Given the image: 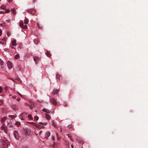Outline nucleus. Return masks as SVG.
Here are the masks:
<instances>
[{
    "label": "nucleus",
    "mask_w": 148,
    "mask_h": 148,
    "mask_svg": "<svg viewBox=\"0 0 148 148\" xmlns=\"http://www.w3.org/2000/svg\"><path fill=\"white\" fill-rule=\"evenodd\" d=\"M1 143L2 145L4 147H6L10 144L9 142L5 138H2Z\"/></svg>",
    "instance_id": "nucleus-1"
},
{
    "label": "nucleus",
    "mask_w": 148,
    "mask_h": 148,
    "mask_svg": "<svg viewBox=\"0 0 148 148\" xmlns=\"http://www.w3.org/2000/svg\"><path fill=\"white\" fill-rule=\"evenodd\" d=\"M47 124V123H39L37 125V127L39 129H41L42 128H43L44 127L43 125H45Z\"/></svg>",
    "instance_id": "nucleus-2"
},
{
    "label": "nucleus",
    "mask_w": 148,
    "mask_h": 148,
    "mask_svg": "<svg viewBox=\"0 0 148 148\" xmlns=\"http://www.w3.org/2000/svg\"><path fill=\"white\" fill-rule=\"evenodd\" d=\"M27 116V114L25 113H23L21 114L19 116V117L21 120L24 119Z\"/></svg>",
    "instance_id": "nucleus-3"
},
{
    "label": "nucleus",
    "mask_w": 148,
    "mask_h": 148,
    "mask_svg": "<svg viewBox=\"0 0 148 148\" xmlns=\"http://www.w3.org/2000/svg\"><path fill=\"white\" fill-rule=\"evenodd\" d=\"M7 65L9 69H11L12 67V63L10 61H8L7 62Z\"/></svg>",
    "instance_id": "nucleus-4"
},
{
    "label": "nucleus",
    "mask_w": 148,
    "mask_h": 148,
    "mask_svg": "<svg viewBox=\"0 0 148 148\" xmlns=\"http://www.w3.org/2000/svg\"><path fill=\"white\" fill-rule=\"evenodd\" d=\"M51 101L53 104L56 105V102L55 99L53 98H52L51 99Z\"/></svg>",
    "instance_id": "nucleus-5"
},
{
    "label": "nucleus",
    "mask_w": 148,
    "mask_h": 148,
    "mask_svg": "<svg viewBox=\"0 0 148 148\" xmlns=\"http://www.w3.org/2000/svg\"><path fill=\"white\" fill-rule=\"evenodd\" d=\"M59 91L60 90L59 89L54 90L52 93L53 95H55L57 94Z\"/></svg>",
    "instance_id": "nucleus-6"
},
{
    "label": "nucleus",
    "mask_w": 148,
    "mask_h": 148,
    "mask_svg": "<svg viewBox=\"0 0 148 148\" xmlns=\"http://www.w3.org/2000/svg\"><path fill=\"white\" fill-rule=\"evenodd\" d=\"M12 43L13 46H16L17 44L16 43V40H13L12 42Z\"/></svg>",
    "instance_id": "nucleus-7"
},
{
    "label": "nucleus",
    "mask_w": 148,
    "mask_h": 148,
    "mask_svg": "<svg viewBox=\"0 0 148 148\" xmlns=\"http://www.w3.org/2000/svg\"><path fill=\"white\" fill-rule=\"evenodd\" d=\"M34 59L35 63H38L39 60V58H38L36 57H34Z\"/></svg>",
    "instance_id": "nucleus-8"
},
{
    "label": "nucleus",
    "mask_w": 148,
    "mask_h": 148,
    "mask_svg": "<svg viewBox=\"0 0 148 148\" xmlns=\"http://www.w3.org/2000/svg\"><path fill=\"white\" fill-rule=\"evenodd\" d=\"M42 110L43 111L45 112L46 113H50V111L49 110L47 109H46L45 108H44Z\"/></svg>",
    "instance_id": "nucleus-9"
},
{
    "label": "nucleus",
    "mask_w": 148,
    "mask_h": 148,
    "mask_svg": "<svg viewBox=\"0 0 148 148\" xmlns=\"http://www.w3.org/2000/svg\"><path fill=\"white\" fill-rule=\"evenodd\" d=\"M19 25L22 28L23 26V21H21L19 22Z\"/></svg>",
    "instance_id": "nucleus-10"
},
{
    "label": "nucleus",
    "mask_w": 148,
    "mask_h": 148,
    "mask_svg": "<svg viewBox=\"0 0 148 148\" xmlns=\"http://www.w3.org/2000/svg\"><path fill=\"white\" fill-rule=\"evenodd\" d=\"M11 11L12 12V14H16V10L14 8H12L11 9Z\"/></svg>",
    "instance_id": "nucleus-11"
},
{
    "label": "nucleus",
    "mask_w": 148,
    "mask_h": 148,
    "mask_svg": "<svg viewBox=\"0 0 148 148\" xmlns=\"http://www.w3.org/2000/svg\"><path fill=\"white\" fill-rule=\"evenodd\" d=\"M7 119V118L5 117H3L1 119V122L4 123L5 121Z\"/></svg>",
    "instance_id": "nucleus-12"
},
{
    "label": "nucleus",
    "mask_w": 148,
    "mask_h": 148,
    "mask_svg": "<svg viewBox=\"0 0 148 148\" xmlns=\"http://www.w3.org/2000/svg\"><path fill=\"white\" fill-rule=\"evenodd\" d=\"M45 118L47 120H50L51 118L50 116L48 114H45Z\"/></svg>",
    "instance_id": "nucleus-13"
},
{
    "label": "nucleus",
    "mask_w": 148,
    "mask_h": 148,
    "mask_svg": "<svg viewBox=\"0 0 148 148\" xmlns=\"http://www.w3.org/2000/svg\"><path fill=\"white\" fill-rule=\"evenodd\" d=\"M50 134L49 132H47L46 133V136L45 138L47 139L48 137H49L50 136Z\"/></svg>",
    "instance_id": "nucleus-14"
},
{
    "label": "nucleus",
    "mask_w": 148,
    "mask_h": 148,
    "mask_svg": "<svg viewBox=\"0 0 148 148\" xmlns=\"http://www.w3.org/2000/svg\"><path fill=\"white\" fill-rule=\"evenodd\" d=\"M24 21L25 24H28V21H29L28 19L27 18H25V20Z\"/></svg>",
    "instance_id": "nucleus-15"
},
{
    "label": "nucleus",
    "mask_w": 148,
    "mask_h": 148,
    "mask_svg": "<svg viewBox=\"0 0 148 148\" xmlns=\"http://www.w3.org/2000/svg\"><path fill=\"white\" fill-rule=\"evenodd\" d=\"M8 116L12 119H14L16 117V115H9Z\"/></svg>",
    "instance_id": "nucleus-16"
},
{
    "label": "nucleus",
    "mask_w": 148,
    "mask_h": 148,
    "mask_svg": "<svg viewBox=\"0 0 148 148\" xmlns=\"http://www.w3.org/2000/svg\"><path fill=\"white\" fill-rule=\"evenodd\" d=\"M46 54L48 57H50L51 56V54L48 51H47V52L46 53Z\"/></svg>",
    "instance_id": "nucleus-17"
},
{
    "label": "nucleus",
    "mask_w": 148,
    "mask_h": 148,
    "mask_svg": "<svg viewBox=\"0 0 148 148\" xmlns=\"http://www.w3.org/2000/svg\"><path fill=\"white\" fill-rule=\"evenodd\" d=\"M15 125L18 127H19L21 125V123L18 121H16L15 123Z\"/></svg>",
    "instance_id": "nucleus-18"
},
{
    "label": "nucleus",
    "mask_w": 148,
    "mask_h": 148,
    "mask_svg": "<svg viewBox=\"0 0 148 148\" xmlns=\"http://www.w3.org/2000/svg\"><path fill=\"white\" fill-rule=\"evenodd\" d=\"M39 40L37 39H35L34 40V42L36 44H37L39 42Z\"/></svg>",
    "instance_id": "nucleus-19"
},
{
    "label": "nucleus",
    "mask_w": 148,
    "mask_h": 148,
    "mask_svg": "<svg viewBox=\"0 0 148 148\" xmlns=\"http://www.w3.org/2000/svg\"><path fill=\"white\" fill-rule=\"evenodd\" d=\"M0 44H1L3 45H6V43L5 42H2L1 41L0 42Z\"/></svg>",
    "instance_id": "nucleus-20"
},
{
    "label": "nucleus",
    "mask_w": 148,
    "mask_h": 148,
    "mask_svg": "<svg viewBox=\"0 0 148 148\" xmlns=\"http://www.w3.org/2000/svg\"><path fill=\"white\" fill-rule=\"evenodd\" d=\"M28 118L30 120H32L33 119V118L32 117V115L31 114L28 115Z\"/></svg>",
    "instance_id": "nucleus-21"
},
{
    "label": "nucleus",
    "mask_w": 148,
    "mask_h": 148,
    "mask_svg": "<svg viewBox=\"0 0 148 148\" xmlns=\"http://www.w3.org/2000/svg\"><path fill=\"white\" fill-rule=\"evenodd\" d=\"M34 121H37L38 119V117L37 116H36L34 117Z\"/></svg>",
    "instance_id": "nucleus-22"
},
{
    "label": "nucleus",
    "mask_w": 148,
    "mask_h": 148,
    "mask_svg": "<svg viewBox=\"0 0 148 148\" xmlns=\"http://www.w3.org/2000/svg\"><path fill=\"white\" fill-rule=\"evenodd\" d=\"M19 58V56L18 54L16 55L15 56V59H18Z\"/></svg>",
    "instance_id": "nucleus-23"
},
{
    "label": "nucleus",
    "mask_w": 148,
    "mask_h": 148,
    "mask_svg": "<svg viewBox=\"0 0 148 148\" xmlns=\"http://www.w3.org/2000/svg\"><path fill=\"white\" fill-rule=\"evenodd\" d=\"M3 61L0 58V65L2 66L3 65Z\"/></svg>",
    "instance_id": "nucleus-24"
},
{
    "label": "nucleus",
    "mask_w": 148,
    "mask_h": 148,
    "mask_svg": "<svg viewBox=\"0 0 148 148\" xmlns=\"http://www.w3.org/2000/svg\"><path fill=\"white\" fill-rule=\"evenodd\" d=\"M56 78L57 79H60V75L58 74H56Z\"/></svg>",
    "instance_id": "nucleus-25"
},
{
    "label": "nucleus",
    "mask_w": 148,
    "mask_h": 148,
    "mask_svg": "<svg viewBox=\"0 0 148 148\" xmlns=\"http://www.w3.org/2000/svg\"><path fill=\"white\" fill-rule=\"evenodd\" d=\"M1 40L3 41V42H5L6 40V38L3 37L1 38Z\"/></svg>",
    "instance_id": "nucleus-26"
},
{
    "label": "nucleus",
    "mask_w": 148,
    "mask_h": 148,
    "mask_svg": "<svg viewBox=\"0 0 148 148\" xmlns=\"http://www.w3.org/2000/svg\"><path fill=\"white\" fill-rule=\"evenodd\" d=\"M65 144H66V145L67 146H69V143L67 141H66L65 142Z\"/></svg>",
    "instance_id": "nucleus-27"
},
{
    "label": "nucleus",
    "mask_w": 148,
    "mask_h": 148,
    "mask_svg": "<svg viewBox=\"0 0 148 148\" xmlns=\"http://www.w3.org/2000/svg\"><path fill=\"white\" fill-rule=\"evenodd\" d=\"M67 127H68V128H72V125H71V124H70V125H69L68 126H67Z\"/></svg>",
    "instance_id": "nucleus-28"
},
{
    "label": "nucleus",
    "mask_w": 148,
    "mask_h": 148,
    "mask_svg": "<svg viewBox=\"0 0 148 148\" xmlns=\"http://www.w3.org/2000/svg\"><path fill=\"white\" fill-rule=\"evenodd\" d=\"M3 90V88L1 87L0 86V93H1Z\"/></svg>",
    "instance_id": "nucleus-29"
},
{
    "label": "nucleus",
    "mask_w": 148,
    "mask_h": 148,
    "mask_svg": "<svg viewBox=\"0 0 148 148\" xmlns=\"http://www.w3.org/2000/svg\"><path fill=\"white\" fill-rule=\"evenodd\" d=\"M1 129L2 130H4V132H5V133H6V131H5V128H4V127H3L2 126V127H1Z\"/></svg>",
    "instance_id": "nucleus-30"
},
{
    "label": "nucleus",
    "mask_w": 148,
    "mask_h": 148,
    "mask_svg": "<svg viewBox=\"0 0 148 148\" xmlns=\"http://www.w3.org/2000/svg\"><path fill=\"white\" fill-rule=\"evenodd\" d=\"M27 28V25H25L24 26H23V27H22V28L23 29H26Z\"/></svg>",
    "instance_id": "nucleus-31"
},
{
    "label": "nucleus",
    "mask_w": 148,
    "mask_h": 148,
    "mask_svg": "<svg viewBox=\"0 0 148 148\" xmlns=\"http://www.w3.org/2000/svg\"><path fill=\"white\" fill-rule=\"evenodd\" d=\"M33 104H33L32 103H30V107L31 108H32L33 106H34Z\"/></svg>",
    "instance_id": "nucleus-32"
},
{
    "label": "nucleus",
    "mask_w": 148,
    "mask_h": 148,
    "mask_svg": "<svg viewBox=\"0 0 148 148\" xmlns=\"http://www.w3.org/2000/svg\"><path fill=\"white\" fill-rule=\"evenodd\" d=\"M6 21L8 23H10L11 22V20L10 19H8V20H6Z\"/></svg>",
    "instance_id": "nucleus-33"
},
{
    "label": "nucleus",
    "mask_w": 148,
    "mask_h": 148,
    "mask_svg": "<svg viewBox=\"0 0 148 148\" xmlns=\"http://www.w3.org/2000/svg\"><path fill=\"white\" fill-rule=\"evenodd\" d=\"M60 131L61 132H62V127L61 126H60Z\"/></svg>",
    "instance_id": "nucleus-34"
},
{
    "label": "nucleus",
    "mask_w": 148,
    "mask_h": 148,
    "mask_svg": "<svg viewBox=\"0 0 148 148\" xmlns=\"http://www.w3.org/2000/svg\"><path fill=\"white\" fill-rule=\"evenodd\" d=\"M12 97L13 99H16V96L14 95V96H12Z\"/></svg>",
    "instance_id": "nucleus-35"
},
{
    "label": "nucleus",
    "mask_w": 148,
    "mask_h": 148,
    "mask_svg": "<svg viewBox=\"0 0 148 148\" xmlns=\"http://www.w3.org/2000/svg\"><path fill=\"white\" fill-rule=\"evenodd\" d=\"M2 31L1 29H0V36H1L2 35Z\"/></svg>",
    "instance_id": "nucleus-36"
},
{
    "label": "nucleus",
    "mask_w": 148,
    "mask_h": 148,
    "mask_svg": "<svg viewBox=\"0 0 148 148\" xmlns=\"http://www.w3.org/2000/svg\"><path fill=\"white\" fill-rule=\"evenodd\" d=\"M66 136H67L70 138L71 137V136H70L69 134H67Z\"/></svg>",
    "instance_id": "nucleus-37"
},
{
    "label": "nucleus",
    "mask_w": 148,
    "mask_h": 148,
    "mask_svg": "<svg viewBox=\"0 0 148 148\" xmlns=\"http://www.w3.org/2000/svg\"><path fill=\"white\" fill-rule=\"evenodd\" d=\"M56 135L57 137V139H58V140H59V139H60V138L58 137V134L57 133L56 134Z\"/></svg>",
    "instance_id": "nucleus-38"
},
{
    "label": "nucleus",
    "mask_w": 148,
    "mask_h": 148,
    "mask_svg": "<svg viewBox=\"0 0 148 148\" xmlns=\"http://www.w3.org/2000/svg\"><path fill=\"white\" fill-rule=\"evenodd\" d=\"M9 12V10H6L5 11V13H8V12Z\"/></svg>",
    "instance_id": "nucleus-39"
},
{
    "label": "nucleus",
    "mask_w": 148,
    "mask_h": 148,
    "mask_svg": "<svg viewBox=\"0 0 148 148\" xmlns=\"http://www.w3.org/2000/svg\"><path fill=\"white\" fill-rule=\"evenodd\" d=\"M17 92L21 97H22L21 95L19 92Z\"/></svg>",
    "instance_id": "nucleus-40"
},
{
    "label": "nucleus",
    "mask_w": 148,
    "mask_h": 148,
    "mask_svg": "<svg viewBox=\"0 0 148 148\" xmlns=\"http://www.w3.org/2000/svg\"><path fill=\"white\" fill-rule=\"evenodd\" d=\"M34 133L36 135H37L38 134L37 133V132L36 131H35Z\"/></svg>",
    "instance_id": "nucleus-41"
},
{
    "label": "nucleus",
    "mask_w": 148,
    "mask_h": 148,
    "mask_svg": "<svg viewBox=\"0 0 148 148\" xmlns=\"http://www.w3.org/2000/svg\"><path fill=\"white\" fill-rule=\"evenodd\" d=\"M17 80L19 81H21V79H20V78H18L17 79Z\"/></svg>",
    "instance_id": "nucleus-42"
},
{
    "label": "nucleus",
    "mask_w": 148,
    "mask_h": 148,
    "mask_svg": "<svg viewBox=\"0 0 148 148\" xmlns=\"http://www.w3.org/2000/svg\"><path fill=\"white\" fill-rule=\"evenodd\" d=\"M52 125L53 126H55V124H54V123L53 122V123H52Z\"/></svg>",
    "instance_id": "nucleus-43"
},
{
    "label": "nucleus",
    "mask_w": 148,
    "mask_h": 148,
    "mask_svg": "<svg viewBox=\"0 0 148 148\" xmlns=\"http://www.w3.org/2000/svg\"><path fill=\"white\" fill-rule=\"evenodd\" d=\"M41 132H42V131H40V132H39V134L40 135L41 133Z\"/></svg>",
    "instance_id": "nucleus-44"
},
{
    "label": "nucleus",
    "mask_w": 148,
    "mask_h": 148,
    "mask_svg": "<svg viewBox=\"0 0 148 148\" xmlns=\"http://www.w3.org/2000/svg\"><path fill=\"white\" fill-rule=\"evenodd\" d=\"M2 101H0V104H1L2 103Z\"/></svg>",
    "instance_id": "nucleus-45"
},
{
    "label": "nucleus",
    "mask_w": 148,
    "mask_h": 148,
    "mask_svg": "<svg viewBox=\"0 0 148 148\" xmlns=\"http://www.w3.org/2000/svg\"><path fill=\"white\" fill-rule=\"evenodd\" d=\"M16 100H17V101H19L20 100V99H19V98H18V99H16Z\"/></svg>",
    "instance_id": "nucleus-46"
},
{
    "label": "nucleus",
    "mask_w": 148,
    "mask_h": 148,
    "mask_svg": "<svg viewBox=\"0 0 148 148\" xmlns=\"http://www.w3.org/2000/svg\"><path fill=\"white\" fill-rule=\"evenodd\" d=\"M1 12V13H4V12L3 11H1L0 12V13Z\"/></svg>",
    "instance_id": "nucleus-47"
},
{
    "label": "nucleus",
    "mask_w": 148,
    "mask_h": 148,
    "mask_svg": "<svg viewBox=\"0 0 148 148\" xmlns=\"http://www.w3.org/2000/svg\"><path fill=\"white\" fill-rule=\"evenodd\" d=\"M70 140L72 141H73V139H72V138H70Z\"/></svg>",
    "instance_id": "nucleus-48"
},
{
    "label": "nucleus",
    "mask_w": 148,
    "mask_h": 148,
    "mask_svg": "<svg viewBox=\"0 0 148 148\" xmlns=\"http://www.w3.org/2000/svg\"><path fill=\"white\" fill-rule=\"evenodd\" d=\"M12 1V0H8V1L10 2H11Z\"/></svg>",
    "instance_id": "nucleus-49"
},
{
    "label": "nucleus",
    "mask_w": 148,
    "mask_h": 148,
    "mask_svg": "<svg viewBox=\"0 0 148 148\" xmlns=\"http://www.w3.org/2000/svg\"><path fill=\"white\" fill-rule=\"evenodd\" d=\"M37 25H38V27H39V28H40V26H39V24H37Z\"/></svg>",
    "instance_id": "nucleus-50"
},
{
    "label": "nucleus",
    "mask_w": 148,
    "mask_h": 148,
    "mask_svg": "<svg viewBox=\"0 0 148 148\" xmlns=\"http://www.w3.org/2000/svg\"><path fill=\"white\" fill-rule=\"evenodd\" d=\"M71 147H72V148H73V145H71Z\"/></svg>",
    "instance_id": "nucleus-51"
},
{
    "label": "nucleus",
    "mask_w": 148,
    "mask_h": 148,
    "mask_svg": "<svg viewBox=\"0 0 148 148\" xmlns=\"http://www.w3.org/2000/svg\"><path fill=\"white\" fill-rule=\"evenodd\" d=\"M11 48L12 49H14V47H13V46H12L11 47Z\"/></svg>",
    "instance_id": "nucleus-52"
},
{
    "label": "nucleus",
    "mask_w": 148,
    "mask_h": 148,
    "mask_svg": "<svg viewBox=\"0 0 148 148\" xmlns=\"http://www.w3.org/2000/svg\"><path fill=\"white\" fill-rule=\"evenodd\" d=\"M27 123H33V122H27Z\"/></svg>",
    "instance_id": "nucleus-53"
},
{
    "label": "nucleus",
    "mask_w": 148,
    "mask_h": 148,
    "mask_svg": "<svg viewBox=\"0 0 148 148\" xmlns=\"http://www.w3.org/2000/svg\"><path fill=\"white\" fill-rule=\"evenodd\" d=\"M52 140H54V138L53 137V138H52Z\"/></svg>",
    "instance_id": "nucleus-54"
},
{
    "label": "nucleus",
    "mask_w": 148,
    "mask_h": 148,
    "mask_svg": "<svg viewBox=\"0 0 148 148\" xmlns=\"http://www.w3.org/2000/svg\"><path fill=\"white\" fill-rule=\"evenodd\" d=\"M14 134L15 137H16V135H15V134L14 133Z\"/></svg>",
    "instance_id": "nucleus-55"
},
{
    "label": "nucleus",
    "mask_w": 148,
    "mask_h": 148,
    "mask_svg": "<svg viewBox=\"0 0 148 148\" xmlns=\"http://www.w3.org/2000/svg\"><path fill=\"white\" fill-rule=\"evenodd\" d=\"M35 112H37V110H36V111H35Z\"/></svg>",
    "instance_id": "nucleus-56"
},
{
    "label": "nucleus",
    "mask_w": 148,
    "mask_h": 148,
    "mask_svg": "<svg viewBox=\"0 0 148 148\" xmlns=\"http://www.w3.org/2000/svg\"><path fill=\"white\" fill-rule=\"evenodd\" d=\"M11 96V95H10V96Z\"/></svg>",
    "instance_id": "nucleus-57"
},
{
    "label": "nucleus",
    "mask_w": 148,
    "mask_h": 148,
    "mask_svg": "<svg viewBox=\"0 0 148 148\" xmlns=\"http://www.w3.org/2000/svg\"><path fill=\"white\" fill-rule=\"evenodd\" d=\"M1 0H0V1H1Z\"/></svg>",
    "instance_id": "nucleus-58"
}]
</instances>
